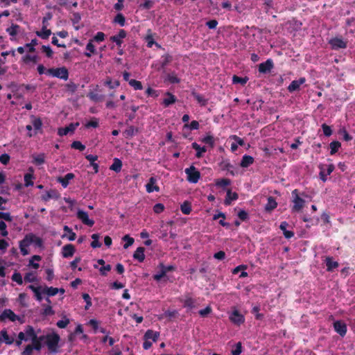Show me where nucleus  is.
<instances>
[{
	"instance_id": "1",
	"label": "nucleus",
	"mask_w": 355,
	"mask_h": 355,
	"mask_svg": "<svg viewBox=\"0 0 355 355\" xmlns=\"http://www.w3.org/2000/svg\"><path fill=\"white\" fill-rule=\"evenodd\" d=\"M31 244H34L35 246L41 248L43 245L42 239L33 233H29L25 235L24 238L19 241V249L21 254L26 256L29 254L28 248Z\"/></svg>"
},
{
	"instance_id": "2",
	"label": "nucleus",
	"mask_w": 355,
	"mask_h": 355,
	"mask_svg": "<svg viewBox=\"0 0 355 355\" xmlns=\"http://www.w3.org/2000/svg\"><path fill=\"white\" fill-rule=\"evenodd\" d=\"M60 336L56 333L49 334L44 336L45 343L51 352H57Z\"/></svg>"
},
{
	"instance_id": "3",
	"label": "nucleus",
	"mask_w": 355,
	"mask_h": 355,
	"mask_svg": "<svg viewBox=\"0 0 355 355\" xmlns=\"http://www.w3.org/2000/svg\"><path fill=\"white\" fill-rule=\"evenodd\" d=\"M46 73L64 80H67L69 78L68 69L64 67L49 69L46 70Z\"/></svg>"
},
{
	"instance_id": "4",
	"label": "nucleus",
	"mask_w": 355,
	"mask_h": 355,
	"mask_svg": "<svg viewBox=\"0 0 355 355\" xmlns=\"http://www.w3.org/2000/svg\"><path fill=\"white\" fill-rule=\"evenodd\" d=\"M292 196L293 198V206L292 207V211L293 212H298L302 210L305 204V200L299 196L297 189H294L292 191Z\"/></svg>"
},
{
	"instance_id": "5",
	"label": "nucleus",
	"mask_w": 355,
	"mask_h": 355,
	"mask_svg": "<svg viewBox=\"0 0 355 355\" xmlns=\"http://www.w3.org/2000/svg\"><path fill=\"white\" fill-rule=\"evenodd\" d=\"M187 180L191 183H197L200 178V171L193 165L185 169Z\"/></svg>"
},
{
	"instance_id": "6",
	"label": "nucleus",
	"mask_w": 355,
	"mask_h": 355,
	"mask_svg": "<svg viewBox=\"0 0 355 355\" xmlns=\"http://www.w3.org/2000/svg\"><path fill=\"white\" fill-rule=\"evenodd\" d=\"M320 169L319 176L322 182H326L327 176L329 175L335 169V166L333 164L325 165L324 164H320L318 165Z\"/></svg>"
},
{
	"instance_id": "7",
	"label": "nucleus",
	"mask_w": 355,
	"mask_h": 355,
	"mask_svg": "<svg viewBox=\"0 0 355 355\" xmlns=\"http://www.w3.org/2000/svg\"><path fill=\"white\" fill-rule=\"evenodd\" d=\"M159 268H160V271L153 275V279L157 282L160 281L165 277L168 272L173 271L175 269V266L172 265L165 266L163 263L159 264Z\"/></svg>"
},
{
	"instance_id": "8",
	"label": "nucleus",
	"mask_w": 355,
	"mask_h": 355,
	"mask_svg": "<svg viewBox=\"0 0 355 355\" xmlns=\"http://www.w3.org/2000/svg\"><path fill=\"white\" fill-rule=\"evenodd\" d=\"M229 319L234 324L240 326L245 322V317L237 309H234L229 315Z\"/></svg>"
},
{
	"instance_id": "9",
	"label": "nucleus",
	"mask_w": 355,
	"mask_h": 355,
	"mask_svg": "<svg viewBox=\"0 0 355 355\" xmlns=\"http://www.w3.org/2000/svg\"><path fill=\"white\" fill-rule=\"evenodd\" d=\"M331 49L338 50L340 49H346L347 46V42L344 41L340 37H333L329 41Z\"/></svg>"
},
{
	"instance_id": "10",
	"label": "nucleus",
	"mask_w": 355,
	"mask_h": 355,
	"mask_svg": "<svg viewBox=\"0 0 355 355\" xmlns=\"http://www.w3.org/2000/svg\"><path fill=\"white\" fill-rule=\"evenodd\" d=\"M180 301L183 303V306L189 310L195 309L196 307L197 301L196 299L191 296V294H186L183 298H181Z\"/></svg>"
},
{
	"instance_id": "11",
	"label": "nucleus",
	"mask_w": 355,
	"mask_h": 355,
	"mask_svg": "<svg viewBox=\"0 0 355 355\" xmlns=\"http://www.w3.org/2000/svg\"><path fill=\"white\" fill-rule=\"evenodd\" d=\"M76 216L84 225H86L89 227H92L94 225V220L90 219L87 212L83 210H78Z\"/></svg>"
},
{
	"instance_id": "12",
	"label": "nucleus",
	"mask_w": 355,
	"mask_h": 355,
	"mask_svg": "<svg viewBox=\"0 0 355 355\" xmlns=\"http://www.w3.org/2000/svg\"><path fill=\"white\" fill-rule=\"evenodd\" d=\"M334 329L341 337L346 335L347 327L346 324L342 320H336L333 324Z\"/></svg>"
},
{
	"instance_id": "13",
	"label": "nucleus",
	"mask_w": 355,
	"mask_h": 355,
	"mask_svg": "<svg viewBox=\"0 0 355 355\" xmlns=\"http://www.w3.org/2000/svg\"><path fill=\"white\" fill-rule=\"evenodd\" d=\"M274 67V63L272 59H268L266 62H261L259 64V72L260 73H268Z\"/></svg>"
},
{
	"instance_id": "14",
	"label": "nucleus",
	"mask_w": 355,
	"mask_h": 355,
	"mask_svg": "<svg viewBox=\"0 0 355 355\" xmlns=\"http://www.w3.org/2000/svg\"><path fill=\"white\" fill-rule=\"evenodd\" d=\"M6 319H9L12 322L19 320V317L11 309H5L1 314H0V320L3 321Z\"/></svg>"
},
{
	"instance_id": "15",
	"label": "nucleus",
	"mask_w": 355,
	"mask_h": 355,
	"mask_svg": "<svg viewBox=\"0 0 355 355\" xmlns=\"http://www.w3.org/2000/svg\"><path fill=\"white\" fill-rule=\"evenodd\" d=\"M127 35L126 31L123 29H121L118 34L110 37V40L115 42L118 47H121L123 43V39Z\"/></svg>"
},
{
	"instance_id": "16",
	"label": "nucleus",
	"mask_w": 355,
	"mask_h": 355,
	"mask_svg": "<svg viewBox=\"0 0 355 355\" xmlns=\"http://www.w3.org/2000/svg\"><path fill=\"white\" fill-rule=\"evenodd\" d=\"M305 82L306 78L304 77H302L298 80H294L291 83L287 89L289 92L298 91L300 90V86L303 85Z\"/></svg>"
},
{
	"instance_id": "17",
	"label": "nucleus",
	"mask_w": 355,
	"mask_h": 355,
	"mask_svg": "<svg viewBox=\"0 0 355 355\" xmlns=\"http://www.w3.org/2000/svg\"><path fill=\"white\" fill-rule=\"evenodd\" d=\"M76 251V248L72 244H67L62 247V255L64 258L71 257Z\"/></svg>"
},
{
	"instance_id": "18",
	"label": "nucleus",
	"mask_w": 355,
	"mask_h": 355,
	"mask_svg": "<svg viewBox=\"0 0 355 355\" xmlns=\"http://www.w3.org/2000/svg\"><path fill=\"white\" fill-rule=\"evenodd\" d=\"M78 125V123L73 124L70 123L69 125L64 127V128H60L58 129V134L60 136H65L67 134L70 132H73L76 128V127Z\"/></svg>"
},
{
	"instance_id": "19",
	"label": "nucleus",
	"mask_w": 355,
	"mask_h": 355,
	"mask_svg": "<svg viewBox=\"0 0 355 355\" xmlns=\"http://www.w3.org/2000/svg\"><path fill=\"white\" fill-rule=\"evenodd\" d=\"M75 177L74 174L72 173H69L66 174L64 177L60 176L57 178V181L61 184V185L66 188L69 184V181L73 179Z\"/></svg>"
},
{
	"instance_id": "20",
	"label": "nucleus",
	"mask_w": 355,
	"mask_h": 355,
	"mask_svg": "<svg viewBox=\"0 0 355 355\" xmlns=\"http://www.w3.org/2000/svg\"><path fill=\"white\" fill-rule=\"evenodd\" d=\"M156 179L154 177L150 178L148 182L146 185V191L148 193H152L153 191H159V187L156 184Z\"/></svg>"
},
{
	"instance_id": "21",
	"label": "nucleus",
	"mask_w": 355,
	"mask_h": 355,
	"mask_svg": "<svg viewBox=\"0 0 355 355\" xmlns=\"http://www.w3.org/2000/svg\"><path fill=\"white\" fill-rule=\"evenodd\" d=\"M239 198V195L236 192H232L231 189H229L227 191V194L225 199L224 200V204L225 205H230L232 202L234 200H236Z\"/></svg>"
},
{
	"instance_id": "22",
	"label": "nucleus",
	"mask_w": 355,
	"mask_h": 355,
	"mask_svg": "<svg viewBox=\"0 0 355 355\" xmlns=\"http://www.w3.org/2000/svg\"><path fill=\"white\" fill-rule=\"evenodd\" d=\"M277 207V202L275 198L272 196H269L267 198V203L265 205V210L267 212H270Z\"/></svg>"
},
{
	"instance_id": "23",
	"label": "nucleus",
	"mask_w": 355,
	"mask_h": 355,
	"mask_svg": "<svg viewBox=\"0 0 355 355\" xmlns=\"http://www.w3.org/2000/svg\"><path fill=\"white\" fill-rule=\"evenodd\" d=\"M219 166L223 171H227L230 173L231 175H234V171L232 170L234 166L230 162L229 159H223L219 163Z\"/></svg>"
},
{
	"instance_id": "24",
	"label": "nucleus",
	"mask_w": 355,
	"mask_h": 355,
	"mask_svg": "<svg viewBox=\"0 0 355 355\" xmlns=\"http://www.w3.org/2000/svg\"><path fill=\"white\" fill-rule=\"evenodd\" d=\"M85 158L89 162L90 166H92L94 171V173H97L98 172L99 166L96 162V161L98 159V156L94 155H87Z\"/></svg>"
},
{
	"instance_id": "25",
	"label": "nucleus",
	"mask_w": 355,
	"mask_h": 355,
	"mask_svg": "<svg viewBox=\"0 0 355 355\" xmlns=\"http://www.w3.org/2000/svg\"><path fill=\"white\" fill-rule=\"evenodd\" d=\"M144 251L145 248L144 247L137 248L133 254V258L140 263L143 262L145 259Z\"/></svg>"
},
{
	"instance_id": "26",
	"label": "nucleus",
	"mask_w": 355,
	"mask_h": 355,
	"mask_svg": "<svg viewBox=\"0 0 355 355\" xmlns=\"http://www.w3.org/2000/svg\"><path fill=\"white\" fill-rule=\"evenodd\" d=\"M31 122L33 128H34L35 132L34 135H36L37 131L42 129V121L40 118L36 117L35 116H31Z\"/></svg>"
},
{
	"instance_id": "27",
	"label": "nucleus",
	"mask_w": 355,
	"mask_h": 355,
	"mask_svg": "<svg viewBox=\"0 0 355 355\" xmlns=\"http://www.w3.org/2000/svg\"><path fill=\"white\" fill-rule=\"evenodd\" d=\"M159 336V333L157 331H154L151 329H148L146 331L144 334V340H152L154 342H156Z\"/></svg>"
},
{
	"instance_id": "28",
	"label": "nucleus",
	"mask_w": 355,
	"mask_h": 355,
	"mask_svg": "<svg viewBox=\"0 0 355 355\" xmlns=\"http://www.w3.org/2000/svg\"><path fill=\"white\" fill-rule=\"evenodd\" d=\"M36 35L44 40H47L51 35V31L46 28V25H43L41 31H36Z\"/></svg>"
},
{
	"instance_id": "29",
	"label": "nucleus",
	"mask_w": 355,
	"mask_h": 355,
	"mask_svg": "<svg viewBox=\"0 0 355 355\" xmlns=\"http://www.w3.org/2000/svg\"><path fill=\"white\" fill-rule=\"evenodd\" d=\"M192 148L196 150V157L197 158H200L202 157L203 153L207 151V148L205 146L201 147L196 142H193L191 144Z\"/></svg>"
},
{
	"instance_id": "30",
	"label": "nucleus",
	"mask_w": 355,
	"mask_h": 355,
	"mask_svg": "<svg viewBox=\"0 0 355 355\" xmlns=\"http://www.w3.org/2000/svg\"><path fill=\"white\" fill-rule=\"evenodd\" d=\"M86 50L87 51L84 53V55L87 58H90L92 54L96 53V49L93 44V40H89V42L86 45Z\"/></svg>"
},
{
	"instance_id": "31",
	"label": "nucleus",
	"mask_w": 355,
	"mask_h": 355,
	"mask_svg": "<svg viewBox=\"0 0 355 355\" xmlns=\"http://www.w3.org/2000/svg\"><path fill=\"white\" fill-rule=\"evenodd\" d=\"M254 159L252 156L245 155L242 157L241 162L240 163V166L242 168H247L249 166H250L251 164H252L254 163Z\"/></svg>"
},
{
	"instance_id": "32",
	"label": "nucleus",
	"mask_w": 355,
	"mask_h": 355,
	"mask_svg": "<svg viewBox=\"0 0 355 355\" xmlns=\"http://www.w3.org/2000/svg\"><path fill=\"white\" fill-rule=\"evenodd\" d=\"M166 97L163 100V104L165 107H168L176 102V97L173 94L166 92Z\"/></svg>"
},
{
	"instance_id": "33",
	"label": "nucleus",
	"mask_w": 355,
	"mask_h": 355,
	"mask_svg": "<svg viewBox=\"0 0 355 355\" xmlns=\"http://www.w3.org/2000/svg\"><path fill=\"white\" fill-rule=\"evenodd\" d=\"M191 95L200 105V106H205L207 104L208 100L206 99L202 95L197 93L195 90L191 92Z\"/></svg>"
},
{
	"instance_id": "34",
	"label": "nucleus",
	"mask_w": 355,
	"mask_h": 355,
	"mask_svg": "<svg viewBox=\"0 0 355 355\" xmlns=\"http://www.w3.org/2000/svg\"><path fill=\"white\" fill-rule=\"evenodd\" d=\"M44 340V336H35L32 339V347L33 349L40 351L42 348V342Z\"/></svg>"
},
{
	"instance_id": "35",
	"label": "nucleus",
	"mask_w": 355,
	"mask_h": 355,
	"mask_svg": "<svg viewBox=\"0 0 355 355\" xmlns=\"http://www.w3.org/2000/svg\"><path fill=\"white\" fill-rule=\"evenodd\" d=\"M327 270L330 272L334 269L338 267V263L337 261H333V258L331 257H327L325 260Z\"/></svg>"
},
{
	"instance_id": "36",
	"label": "nucleus",
	"mask_w": 355,
	"mask_h": 355,
	"mask_svg": "<svg viewBox=\"0 0 355 355\" xmlns=\"http://www.w3.org/2000/svg\"><path fill=\"white\" fill-rule=\"evenodd\" d=\"M0 340H3L6 345H11L14 342V339L10 338L6 330H1L0 332Z\"/></svg>"
},
{
	"instance_id": "37",
	"label": "nucleus",
	"mask_w": 355,
	"mask_h": 355,
	"mask_svg": "<svg viewBox=\"0 0 355 355\" xmlns=\"http://www.w3.org/2000/svg\"><path fill=\"white\" fill-rule=\"evenodd\" d=\"M60 198V193L55 190H50L46 192V195L42 197L44 201H48L50 199H58Z\"/></svg>"
},
{
	"instance_id": "38",
	"label": "nucleus",
	"mask_w": 355,
	"mask_h": 355,
	"mask_svg": "<svg viewBox=\"0 0 355 355\" xmlns=\"http://www.w3.org/2000/svg\"><path fill=\"white\" fill-rule=\"evenodd\" d=\"M122 168V162L119 158H114L112 164L110 166V169L116 173L121 171Z\"/></svg>"
},
{
	"instance_id": "39",
	"label": "nucleus",
	"mask_w": 355,
	"mask_h": 355,
	"mask_svg": "<svg viewBox=\"0 0 355 355\" xmlns=\"http://www.w3.org/2000/svg\"><path fill=\"white\" fill-rule=\"evenodd\" d=\"M104 85L108 87L110 89H115L120 85V82L119 80H114V82L112 80L110 77H107L104 82Z\"/></svg>"
},
{
	"instance_id": "40",
	"label": "nucleus",
	"mask_w": 355,
	"mask_h": 355,
	"mask_svg": "<svg viewBox=\"0 0 355 355\" xmlns=\"http://www.w3.org/2000/svg\"><path fill=\"white\" fill-rule=\"evenodd\" d=\"M138 129L132 125H130L124 132L123 135L125 138L132 137L137 132Z\"/></svg>"
},
{
	"instance_id": "41",
	"label": "nucleus",
	"mask_w": 355,
	"mask_h": 355,
	"mask_svg": "<svg viewBox=\"0 0 355 355\" xmlns=\"http://www.w3.org/2000/svg\"><path fill=\"white\" fill-rule=\"evenodd\" d=\"M249 78L247 76L245 77H239L236 75H234L232 77V83L233 84H241V85H245L248 81Z\"/></svg>"
},
{
	"instance_id": "42",
	"label": "nucleus",
	"mask_w": 355,
	"mask_h": 355,
	"mask_svg": "<svg viewBox=\"0 0 355 355\" xmlns=\"http://www.w3.org/2000/svg\"><path fill=\"white\" fill-rule=\"evenodd\" d=\"M341 146L340 142L338 141H331L329 144L330 147V155H333L336 154Z\"/></svg>"
},
{
	"instance_id": "43",
	"label": "nucleus",
	"mask_w": 355,
	"mask_h": 355,
	"mask_svg": "<svg viewBox=\"0 0 355 355\" xmlns=\"http://www.w3.org/2000/svg\"><path fill=\"white\" fill-rule=\"evenodd\" d=\"M180 210L184 214H189L191 211V205L189 201H184L180 206Z\"/></svg>"
},
{
	"instance_id": "44",
	"label": "nucleus",
	"mask_w": 355,
	"mask_h": 355,
	"mask_svg": "<svg viewBox=\"0 0 355 355\" xmlns=\"http://www.w3.org/2000/svg\"><path fill=\"white\" fill-rule=\"evenodd\" d=\"M42 293L46 294L48 296H55L58 293V288L54 287L46 286L43 290Z\"/></svg>"
},
{
	"instance_id": "45",
	"label": "nucleus",
	"mask_w": 355,
	"mask_h": 355,
	"mask_svg": "<svg viewBox=\"0 0 355 355\" xmlns=\"http://www.w3.org/2000/svg\"><path fill=\"white\" fill-rule=\"evenodd\" d=\"M45 162V155L44 153L39 154L37 155L33 156V163L35 165L40 166L44 163Z\"/></svg>"
},
{
	"instance_id": "46",
	"label": "nucleus",
	"mask_w": 355,
	"mask_h": 355,
	"mask_svg": "<svg viewBox=\"0 0 355 355\" xmlns=\"http://www.w3.org/2000/svg\"><path fill=\"white\" fill-rule=\"evenodd\" d=\"M166 80L172 84H178L180 83V79L176 76L175 72L168 73Z\"/></svg>"
},
{
	"instance_id": "47",
	"label": "nucleus",
	"mask_w": 355,
	"mask_h": 355,
	"mask_svg": "<svg viewBox=\"0 0 355 355\" xmlns=\"http://www.w3.org/2000/svg\"><path fill=\"white\" fill-rule=\"evenodd\" d=\"M215 184L218 187H225L230 185L231 180L227 178L218 179L216 180Z\"/></svg>"
},
{
	"instance_id": "48",
	"label": "nucleus",
	"mask_w": 355,
	"mask_h": 355,
	"mask_svg": "<svg viewBox=\"0 0 355 355\" xmlns=\"http://www.w3.org/2000/svg\"><path fill=\"white\" fill-rule=\"evenodd\" d=\"M172 61V56L169 54H165L162 56L161 67H166Z\"/></svg>"
},
{
	"instance_id": "49",
	"label": "nucleus",
	"mask_w": 355,
	"mask_h": 355,
	"mask_svg": "<svg viewBox=\"0 0 355 355\" xmlns=\"http://www.w3.org/2000/svg\"><path fill=\"white\" fill-rule=\"evenodd\" d=\"M114 22L119 24L121 26H124L125 24V18L121 13H118L114 19Z\"/></svg>"
},
{
	"instance_id": "50",
	"label": "nucleus",
	"mask_w": 355,
	"mask_h": 355,
	"mask_svg": "<svg viewBox=\"0 0 355 355\" xmlns=\"http://www.w3.org/2000/svg\"><path fill=\"white\" fill-rule=\"evenodd\" d=\"M92 239L93 241L91 243V246L93 248H97L101 246V243L98 241L99 235L98 234H93L92 235Z\"/></svg>"
},
{
	"instance_id": "51",
	"label": "nucleus",
	"mask_w": 355,
	"mask_h": 355,
	"mask_svg": "<svg viewBox=\"0 0 355 355\" xmlns=\"http://www.w3.org/2000/svg\"><path fill=\"white\" fill-rule=\"evenodd\" d=\"M19 26L17 24H12L11 26L6 29V32L11 36H15L17 34Z\"/></svg>"
},
{
	"instance_id": "52",
	"label": "nucleus",
	"mask_w": 355,
	"mask_h": 355,
	"mask_svg": "<svg viewBox=\"0 0 355 355\" xmlns=\"http://www.w3.org/2000/svg\"><path fill=\"white\" fill-rule=\"evenodd\" d=\"M129 85L131 87H132L135 90H141L143 89L141 83L135 79H130V80L129 81Z\"/></svg>"
},
{
	"instance_id": "53",
	"label": "nucleus",
	"mask_w": 355,
	"mask_h": 355,
	"mask_svg": "<svg viewBox=\"0 0 355 355\" xmlns=\"http://www.w3.org/2000/svg\"><path fill=\"white\" fill-rule=\"evenodd\" d=\"M69 322V319L64 315L62 320H58L57 322L56 325L60 329H64L67 327Z\"/></svg>"
},
{
	"instance_id": "54",
	"label": "nucleus",
	"mask_w": 355,
	"mask_h": 355,
	"mask_svg": "<svg viewBox=\"0 0 355 355\" xmlns=\"http://www.w3.org/2000/svg\"><path fill=\"white\" fill-rule=\"evenodd\" d=\"M146 40L147 42V46L148 48H151L153 44H155L157 47L160 48L161 46L155 42L153 37L151 34H148L146 37Z\"/></svg>"
},
{
	"instance_id": "55",
	"label": "nucleus",
	"mask_w": 355,
	"mask_h": 355,
	"mask_svg": "<svg viewBox=\"0 0 355 355\" xmlns=\"http://www.w3.org/2000/svg\"><path fill=\"white\" fill-rule=\"evenodd\" d=\"M63 230H64V232H66V233H68V234H69V235H68V239H69V241H74V240L76 239V233H75V232H73L72 231V230H71L70 227H69L67 225H65V226L64 227Z\"/></svg>"
},
{
	"instance_id": "56",
	"label": "nucleus",
	"mask_w": 355,
	"mask_h": 355,
	"mask_svg": "<svg viewBox=\"0 0 355 355\" xmlns=\"http://www.w3.org/2000/svg\"><path fill=\"white\" fill-rule=\"evenodd\" d=\"M124 241H125V243L123 245V248L125 249H127L128 248H129L130 245H132L133 243H134V239L130 237L129 235L126 234L125 235L123 239H122Z\"/></svg>"
},
{
	"instance_id": "57",
	"label": "nucleus",
	"mask_w": 355,
	"mask_h": 355,
	"mask_svg": "<svg viewBox=\"0 0 355 355\" xmlns=\"http://www.w3.org/2000/svg\"><path fill=\"white\" fill-rule=\"evenodd\" d=\"M82 296H83V299L86 302L85 309L88 310L92 305V298L88 293H83Z\"/></svg>"
},
{
	"instance_id": "58",
	"label": "nucleus",
	"mask_w": 355,
	"mask_h": 355,
	"mask_svg": "<svg viewBox=\"0 0 355 355\" xmlns=\"http://www.w3.org/2000/svg\"><path fill=\"white\" fill-rule=\"evenodd\" d=\"M41 50L46 54L47 58H51L53 57V51L49 46L42 45Z\"/></svg>"
},
{
	"instance_id": "59",
	"label": "nucleus",
	"mask_w": 355,
	"mask_h": 355,
	"mask_svg": "<svg viewBox=\"0 0 355 355\" xmlns=\"http://www.w3.org/2000/svg\"><path fill=\"white\" fill-rule=\"evenodd\" d=\"M202 141L209 145L211 148L214 146L215 141L212 135H207L202 139Z\"/></svg>"
},
{
	"instance_id": "60",
	"label": "nucleus",
	"mask_w": 355,
	"mask_h": 355,
	"mask_svg": "<svg viewBox=\"0 0 355 355\" xmlns=\"http://www.w3.org/2000/svg\"><path fill=\"white\" fill-rule=\"evenodd\" d=\"M71 147L73 149L78 150L80 151H83L85 149V146L83 145L80 141H74L71 144Z\"/></svg>"
},
{
	"instance_id": "61",
	"label": "nucleus",
	"mask_w": 355,
	"mask_h": 355,
	"mask_svg": "<svg viewBox=\"0 0 355 355\" xmlns=\"http://www.w3.org/2000/svg\"><path fill=\"white\" fill-rule=\"evenodd\" d=\"M154 6V1L150 0H144L143 3L139 5V8L141 9L149 10L152 8Z\"/></svg>"
},
{
	"instance_id": "62",
	"label": "nucleus",
	"mask_w": 355,
	"mask_h": 355,
	"mask_svg": "<svg viewBox=\"0 0 355 355\" xmlns=\"http://www.w3.org/2000/svg\"><path fill=\"white\" fill-rule=\"evenodd\" d=\"M23 62L28 63L30 62L36 63L37 62V57L36 55H26L22 58Z\"/></svg>"
},
{
	"instance_id": "63",
	"label": "nucleus",
	"mask_w": 355,
	"mask_h": 355,
	"mask_svg": "<svg viewBox=\"0 0 355 355\" xmlns=\"http://www.w3.org/2000/svg\"><path fill=\"white\" fill-rule=\"evenodd\" d=\"M105 35L104 33L103 32H98L95 36L91 39L90 40H93V42H103L104 40H105Z\"/></svg>"
},
{
	"instance_id": "64",
	"label": "nucleus",
	"mask_w": 355,
	"mask_h": 355,
	"mask_svg": "<svg viewBox=\"0 0 355 355\" xmlns=\"http://www.w3.org/2000/svg\"><path fill=\"white\" fill-rule=\"evenodd\" d=\"M12 280L17 282L19 285H21L23 284V279L21 275L17 272L13 273V275H12Z\"/></svg>"
}]
</instances>
